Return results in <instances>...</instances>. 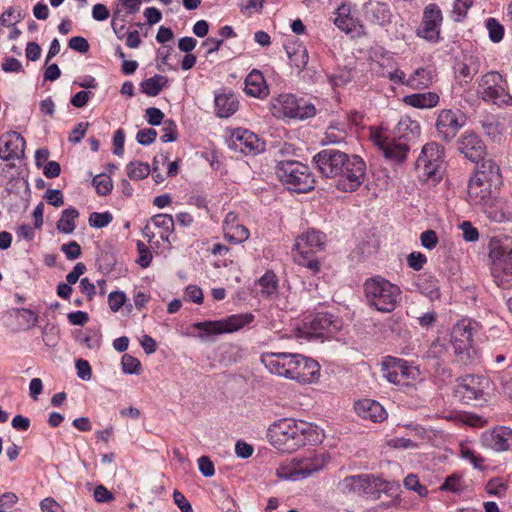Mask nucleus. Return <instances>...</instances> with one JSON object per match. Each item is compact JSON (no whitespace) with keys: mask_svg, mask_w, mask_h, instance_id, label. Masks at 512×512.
Wrapping results in <instances>:
<instances>
[{"mask_svg":"<svg viewBox=\"0 0 512 512\" xmlns=\"http://www.w3.org/2000/svg\"><path fill=\"white\" fill-rule=\"evenodd\" d=\"M126 302V295L122 291L111 292L108 296V304L113 312H117Z\"/></svg>","mask_w":512,"mask_h":512,"instance_id":"nucleus-59","label":"nucleus"},{"mask_svg":"<svg viewBox=\"0 0 512 512\" xmlns=\"http://www.w3.org/2000/svg\"><path fill=\"white\" fill-rule=\"evenodd\" d=\"M298 353L265 352L260 361L272 374L293 380L295 361Z\"/></svg>","mask_w":512,"mask_h":512,"instance_id":"nucleus-14","label":"nucleus"},{"mask_svg":"<svg viewBox=\"0 0 512 512\" xmlns=\"http://www.w3.org/2000/svg\"><path fill=\"white\" fill-rule=\"evenodd\" d=\"M254 320L252 313H242L228 316L217 321L196 322L193 327L199 330V337L236 332L249 325Z\"/></svg>","mask_w":512,"mask_h":512,"instance_id":"nucleus-13","label":"nucleus"},{"mask_svg":"<svg viewBox=\"0 0 512 512\" xmlns=\"http://www.w3.org/2000/svg\"><path fill=\"white\" fill-rule=\"evenodd\" d=\"M472 0H451L452 5V17L455 21H462L466 15L469 8L472 6Z\"/></svg>","mask_w":512,"mask_h":512,"instance_id":"nucleus-50","label":"nucleus"},{"mask_svg":"<svg viewBox=\"0 0 512 512\" xmlns=\"http://www.w3.org/2000/svg\"><path fill=\"white\" fill-rule=\"evenodd\" d=\"M61 251L66 255L68 260H75L81 255V247L76 241L63 244Z\"/></svg>","mask_w":512,"mask_h":512,"instance_id":"nucleus-64","label":"nucleus"},{"mask_svg":"<svg viewBox=\"0 0 512 512\" xmlns=\"http://www.w3.org/2000/svg\"><path fill=\"white\" fill-rule=\"evenodd\" d=\"M286 50L291 65L297 69H303L307 65L308 53L304 46L298 45L293 51L287 47Z\"/></svg>","mask_w":512,"mask_h":512,"instance_id":"nucleus-46","label":"nucleus"},{"mask_svg":"<svg viewBox=\"0 0 512 512\" xmlns=\"http://www.w3.org/2000/svg\"><path fill=\"white\" fill-rule=\"evenodd\" d=\"M228 144L231 149L250 155H256L265 150V143L255 133L245 129H236Z\"/></svg>","mask_w":512,"mask_h":512,"instance_id":"nucleus-18","label":"nucleus"},{"mask_svg":"<svg viewBox=\"0 0 512 512\" xmlns=\"http://www.w3.org/2000/svg\"><path fill=\"white\" fill-rule=\"evenodd\" d=\"M471 178L485 184H490L494 186V189H497L502 184L500 167L492 159H483Z\"/></svg>","mask_w":512,"mask_h":512,"instance_id":"nucleus-25","label":"nucleus"},{"mask_svg":"<svg viewBox=\"0 0 512 512\" xmlns=\"http://www.w3.org/2000/svg\"><path fill=\"white\" fill-rule=\"evenodd\" d=\"M420 241L424 248L432 250L438 244V236L434 230H426L421 233Z\"/></svg>","mask_w":512,"mask_h":512,"instance_id":"nucleus-61","label":"nucleus"},{"mask_svg":"<svg viewBox=\"0 0 512 512\" xmlns=\"http://www.w3.org/2000/svg\"><path fill=\"white\" fill-rule=\"evenodd\" d=\"M489 258L491 274L498 287L503 289L512 286V247L500 240L490 243Z\"/></svg>","mask_w":512,"mask_h":512,"instance_id":"nucleus-7","label":"nucleus"},{"mask_svg":"<svg viewBox=\"0 0 512 512\" xmlns=\"http://www.w3.org/2000/svg\"><path fill=\"white\" fill-rule=\"evenodd\" d=\"M355 411L363 419H369L373 422H381L387 417L383 406L371 399H363L356 402Z\"/></svg>","mask_w":512,"mask_h":512,"instance_id":"nucleus-28","label":"nucleus"},{"mask_svg":"<svg viewBox=\"0 0 512 512\" xmlns=\"http://www.w3.org/2000/svg\"><path fill=\"white\" fill-rule=\"evenodd\" d=\"M480 324L472 319L463 318L452 328L450 342L453 347L455 361L461 365H474L480 359L475 346L474 336L480 330Z\"/></svg>","mask_w":512,"mask_h":512,"instance_id":"nucleus-2","label":"nucleus"},{"mask_svg":"<svg viewBox=\"0 0 512 512\" xmlns=\"http://www.w3.org/2000/svg\"><path fill=\"white\" fill-rule=\"evenodd\" d=\"M465 117L459 110L443 109L439 111L435 127L438 136L444 141L452 140L463 127Z\"/></svg>","mask_w":512,"mask_h":512,"instance_id":"nucleus-15","label":"nucleus"},{"mask_svg":"<svg viewBox=\"0 0 512 512\" xmlns=\"http://www.w3.org/2000/svg\"><path fill=\"white\" fill-rule=\"evenodd\" d=\"M489 380L480 375H465L457 380L455 396L464 404L477 405L487 401Z\"/></svg>","mask_w":512,"mask_h":512,"instance_id":"nucleus-11","label":"nucleus"},{"mask_svg":"<svg viewBox=\"0 0 512 512\" xmlns=\"http://www.w3.org/2000/svg\"><path fill=\"white\" fill-rule=\"evenodd\" d=\"M480 69V59L478 56L472 54H464L461 59H459L455 66V78L459 80V82H464L468 84L471 82L473 77L479 72Z\"/></svg>","mask_w":512,"mask_h":512,"instance_id":"nucleus-26","label":"nucleus"},{"mask_svg":"<svg viewBox=\"0 0 512 512\" xmlns=\"http://www.w3.org/2000/svg\"><path fill=\"white\" fill-rule=\"evenodd\" d=\"M345 153L335 149H324L313 157V161L324 177L335 178L343 166Z\"/></svg>","mask_w":512,"mask_h":512,"instance_id":"nucleus-20","label":"nucleus"},{"mask_svg":"<svg viewBox=\"0 0 512 512\" xmlns=\"http://www.w3.org/2000/svg\"><path fill=\"white\" fill-rule=\"evenodd\" d=\"M26 141L15 131L4 133L0 137V159L3 161L19 160L24 157Z\"/></svg>","mask_w":512,"mask_h":512,"instance_id":"nucleus-19","label":"nucleus"},{"mask_svg":"<svg viewBox=\"0 0 512 512\" xmlns=\"http://www.w3.org/2000/svg\"><path fill=\"white\" fill-rule=\"evenodd\" d=\"M168 78L166 76L155 74L154 76L145 79L141 83L143 93L148 96H157L161 90L167 86Z\"/></svg>","mask_w":512,"mask_h":512,"instance_id":"nucleus-40","label":"nucleus"},{"mask_svg":"<svg viewBox=\"0 0 512 512\" xmlns=\"http://www.w3.org/2000/svg\"><path fill=\"white\" fill-rule=\"evenodd\" d=\"M223 233L225 239L234 244H239L246 241L250 235L249 230L240 223L233 226H228V228H226Z\"/></svg>","mask_w":512,"mask_h":512,"instance_id":"nucleus-44","label":"nucleus"},{"mask_svg":"<svg viewBox=\"0 0 512 512\" xmlns=\"http://www.w3.org/2000/svg\"><path fill=\"white\" fill-rule=\"evenodd\" d=\"M238 109V100L234 94H219L215 96V111L220 118H228Z\"/></svg>","mask_w":512,"mask_h":512,"instance_id":"nucleus-35","label":"nucleus"},{"mask_svg":"<svg viewBox=\"0 0 512 512\" xmlns=\"http://www.w3.org/2000/svg\"><path fill=\"white\" fill-rule=\"evenodd\" d=\"M320 376V366L312 358L298 354L295 361L293 380L309 384L315 382Z\"/></svg>","mask_w":512,"mask_h":512,"instance_id":"nucleus-21","label":"nucleus"},{"mask_svg":"<svg viewBox=\"0 0 512 512\" xmlns=\"http://www.w3.org/2000/svg\"><path fill=\"white\" fill-rule=\"evenodd\" d=\"M276 475L284 480L298 481L302 480L300 477L299 465L297 458L285 461L279 465L276 470Z\"/></svg>","mask_w":512,"mask_h":512,"instance_id":"nucleus-42","label":"nucleus"},{"mask_svg":"<svg viewBox=\"0 0 512 512\" xmlns=\"http://www.w3.org/2000/svg\"><path fill=\"white\" fill-rule=\"evenodd\" d=\"M93 185L99 195L106 196L113 188L112 180L105 174L97 175L93 178Z\"/></svg>","mask_w":512,"mask_h":512,"instance_id":"nucleus-51","label":"nucleus"},{"mask_svg":"<svg viewBox=\"0 0 512 512\" xmlns=\"http://www.w3.org/2000/svg\"><path fill=\"white\" fill-rule=\"evenodd\" d=\"M447 353V347L444 343H442L440 340L433 341L430 346L428 347L427 351L424 354V357L427 360L436 361L435 366L439 365V360Z\"/></svg>","mask_w":512,"mask_h":512,"instance_id":"nucleus-49","label":"nucleus"},{"mask_svg":"<svg viewBox=\"0 0 512 512\" xmlns=\"http://www.w3.org/2000/svg\"><path fill=\"white\" fill-rule=\"evenodd\" d=\"M365 15L372 23L381 26L389 24L392 19L389 6L381 2H368L365 5Z\"/></svg>","mask_w":512,"mask_h":512,"instance_id":"nucleus-32","label":"nucleus"},{"mask_svg":"<svg viewBox=\"0 0 512 512\" xmlns=\"http://www.w3.org/2000/svg\"><path fill=\"white\" fill-rule=\"evenodd\" d=\"M122 370L126 374H139L141 370L140 361L130 354H124L121 360Z\"/></svg>","mask_w":512,"mask_h":512,"instance_id":"nucleus-52","label":"nucleus"},{"mask_svg":"<svg viewBox=\"0 0 512 512\" xmlns=\"http://www.w3.org/2000/svg\"><path fill=\"white\" fill-rule=\"evenodd\" d=\"M390 363L399 372V376L404 382L408 383L409 380H415L419 375L418 368L403 359L390 357Z\"/></svg>","mask_w":512,"mask_h":512,"instance_id":"nucleus-41","label":"nucleus"},{"mask_svg":"<svg viewBox=\"0 0 512 512\" xmlns=\"http://www.w3.org/2000/svg\"><path fill=\"white\" fill-rule=\"evenodd\" d=\"M366 175V164L357 155H348L345 153L343 159V166L338 170L336 175V186L339 190L345 192H353L357 190Z\"/></svg>","mask_w":512,"mask_h":512,"instance_id":"nucleus-12","label":"nucleus"},{"mask_svg":"<svg viewBox=\"0 0 512 512\" xmlns=\"http://www.w3.org/2000/svg\"><path fill=\"white\" fill-rule=\"evenodd\" d=\"M442 20L440 8L436 4H429L424 9L422 22L417 32L418 36L428 41H438Z\"/></svg>","mask_w":512,"mask_h":512,"instance_id":"nucleus-17","label":"nucleus"},{"mask_svg":"<svg viewBox=\"0 0 512 512\" xmlns=\"http://www.w3.org/2000/svg\"><path fill=\"white\" fill-rule=\"evenodd\" d=\"M477 95L487 103L499 107L512 106V96L508 91L507 80L498 72L490 71L478 80Z\"/></svg>","mask_w":512,"mask_h":512,"instance_id":"nucleus-9","label":"nucleus"},{"mask_svg":"<svg viewBox=\"0 0 512 512\" xmlns=\"http://www.w3.org/2000/svg\"><path fill=\"white\" fill-rule=\"evenodd\" d=\"M494 190V186L470 178L467 188V199L471 205L481 209L487 202L493 200Z\"/></svg>","mask_w":512,"mask_h":512,"instance_id":"nucleus-24","label":"nucleus"},{"mask_svg":"<svg viewBox=\"0 0 512 512\" xmlns=\"http://www.w3.org/2000/svg\"><path fill=\"white\" fill-rule=\"evenodd\" d=\"M416 170L421 181L432 185L438 183L445 170L443 147L436 142L425 144L416 161Z\"/></svg>","mask_w":512,"mask_h":512,"instance_id":"nucleus-5","label":"nucleus"},{"mask_svg":"<svg viewBox=\"0 0 512 512\" xmlns=\"http://www.w3.org/2000/svg\"><path fill=\"white\" fill-rule=\"evenodd\" d=\"M340 487L343 493L362 496L367 499H379L381 494L397 495L400 486L396 482L385 481L372 474L355 475L345 478Z\"/></svg>","mask_w":512,"mask_h":512,"instance_id":"nucleus-4","label":"nucleus"},{"mask_svg":"<svg viewBox=\"0 0 512 512\" xmlns=\"http://www.w3.org/2000/svg\"><path fill=\"white\" fill-rule=\"evenodd\" d=\"M458 150L464 154L467 159L476 162L483 159L486 147L477 134L474 132H465L458 140Z\"/></svg>","mask_w":512,"mask_h":512,"instance_id":"nucleus-23","label":"nucleus"},{"mask_svg":"<svg viewBox=\"0 0 512 512\" xmlns=\"http://www.w3.org/2000/svg\"><path fill=\"white\" fill-rule=\"evenodd\" d=\"M137 248L140 254L137 263L143 268L148 267L152 260V254L149 248L141 241L137 242Z\"/></svg>","mask_w":512,"mask_h":512,"instance_id":"nucleus-63","label":"nucleus"},{"mask_svg":"<svg viewBox=\"0 0 512 512\" xmlns=\"http://www.w3.org/2000/svg\"><path fill=\"white\" fill-rule=\"evenodd\" d=\"M372 141L377 147H379L387 160L396 163L403 162L410 149L407 142L395 138H389L381 132L373 133Z\"/></svg>","mask_w":512,"mask_h":512,"instance_id":"nucleus-16","label":"nucleus"},{"mask_svg":"<svg viewBox=\"0 0 512 512\" xmlns=\"http://www.w3.org/2000/svg\"><path fill=\"white\" fill-rule=\"evenodd\" d=\"M157 137V132L153 128L139 130L136 136L137 142L141 145L152 144Z\"/></svg>","mask_w":512,"mask_h":512,"instance_id":"nucleus-62","label":"nucleus"},{"mask_svg":"<svg viewBox=\"0 0 512 512\" xmlns=\"http://www.w3.org/2000/svg\"><path fill=\"white\" fill-rule=\"evenodd\" d=\"M276 175L289 190L305 193L313 189L314 178L309 167L299 161L284 160L276 165Z\"/></svg>","mask_w":512,"mask_h":512,"instance_id":"nucleus-6","label":"nucleus"},{"mask_svg":"<svg viewBox=\"0 0 512 512\" xmlns=\"http://www.w3.org/2000/svg\"><path fill=\"white\" fill-rule=\"evenodd\" d=\"M434 72L430 68H418L408 78L406 85L412 89H424L432 84Z\"/></svg>","mask_w":512,"mask_h":512,"instance_id":"nucleus-37","label":"nucleus"},{"mask_svg":"<svg viewBox=\"0 0 512 512\" xmlns=\"http://www.w3.org/2000/svg\"><path fill=\"white\" fill-rule=\"evenodd\" d=\"M482 443L497 452L508 450L512 445V429L506 426H499L493 430L486 431L481 436Z\"/></svg>","mask_w":512,"mask_h":512,"instance_id":"nucleus-22","label":"nucleus"},{"mask_svg":"<svg viewBox=\"0 0 512 512\" xmlns=\"http://www.w3.org/2000/svg\"><path fill=\"white\" fill-rule=\"evenodd\" d=\"M117 20H125L124 15H122V9H120L119 6H116V8L113 11L111 27L117 38L122 40L126 36L127 32L125 31V25H117Z\"/></svg>","mask_w":512,"mask_h":512,"instance_id":"nucleus-56","label":"nucleus"},{"mask_svg":"<svg viewBox=\"0 0 512 512\" xmlns=\"http://www.w3.org/2000/svg\"><path fill=\"white\" fill-rule=\"evenodd\" d=\"M301 479L308 478L322 470L327 464L324 453L311 452L306 456L297 458Z\"/></svg>","mask_w":512,"mask_h":512,"instance_id":"nucleus-27","label":"nucleus"},{"mask_svg":"<svg viewBox=\"0 0 512 512\" xmlns=\"http://www.w3.org/2000/svg\"><path fill=\"white\" fill-rule=\"evenodd\" d=\"M439 95L434 92L415 93L404 97V102L415 108L427 109L437 106Z\"/></svg>","mask_w":512,"mask_h":512,"instance_id":"nucleus-36","label":"nucleus"},{"mask_svg":"<svg viewBox=\"0 0 512 512\" xmlns=\"http://www.w3.org/2000/svg\"><path fill=\"white\" fill-rule=\"evenodd\" d=\"M485 27L492 42L498 43L503 39L505 29L496 18H488L485 22Z\"/></svg>","mask_w":512,"mask_h":512,"instance_id":"nucleus-48","label":"nucleus"},{"mask_svg":"<svg viewBox=\"0 0 512 512\" xmlns=\"http://www.w3.org/2000/svg\"><path fill=\"white\" fill-rule=\"evenodd\" d=\"M403 484L406 489L416 492L420 497H425L428 494L427 488L420 484L419 479L415 474L407 475Z\"/></svg>","mask_w":512,"mask_h":512,"instance_id":"nucleus-54","label":"nucleus"},{"mask_svg":"<svg viewBox=\"0 0 512 512\" xmlns=\"http://www.w3.org/2000/svg\"><path fill=\"white\" fill-rule=\"evenodd\" d=\"M417 286L422 294L431 301L440 298V286L438 280L432 275H423L419 277Z\"/></svg>","mask_w":512,"mask_h":512,"instance_id":"nucleus-38","label":"nucleus"},{"mask_svg":"<svg viewBox=\"0 0 512 512\" xmlns=\"http://www.w3.org/2000/svg\"><path fill=\"white\" fill-rule=\"evenodd\" d=\"M351 5L349 3H342L335 12V18L333 19L334 24L345 33L356 32L358 28H362L359 25L357 18L351 14Z\"/></svg>","mask_w":512,"mask_h":512,"instance_id":"nucleus-29","label":"nucleus"},{"mask_svg":"<svg viewBox=\"0 0 512 512\" xmlns=\"http://www.w3.org/2000/svg\"><path fill=\"white\" fill-rule=\"evenodd\" d=\"M271 112L273 116L281 119L304 120L313 117L316 114V108L305 99L287 93L272 98Z\"/></svg>","mask_w":512,"mask_h":512,"instance_id":"nucleus-10","label":"nucleus"},{"mask_svg":"<svg viewBox=\"0 0 512 512\" xmlns=\"http://www.w3.org/2000/svg\"><path fill=\"white\" fill-rule=\"evenodd\" d=\"M325 240V234L315 229L308 230L302 234L294 244V261L317 272L319 270V262L315 259L314 255L323 250Z\"/></svg>","mask_w":512,"mask_h":512,"instance_id":"nucleus-8","label":"nucleus"},{"mask_svg":"<svg viewBox=\"0 0 512 512\" xmlns=\"http://www.w3.org/2000/svg\"><path fill=\"white\" fill-rule=\"evenodd\" d=\"M113 220V216L110 212H93L90 214L88 222L91 227L103 228L109 225Z\"/></svg>","mask_w":512,"mask_h":512,"instance_id":"nucleus-53","label":"nucleus"},{"mask_svg":"<svg viewBox=\"0 0 512 512\" xmlns=\"http://www.w3.org/2000/svg\"><path fill=\"white\" fill-rule=\"evenodd\" d=\"M481 210L494 222L512 221V211L505 202L497 199L495 195L493 200L487 202Z\"/></svg>","mask_w":512,"mask_h":512,"instance_id":"nucleus-30","label":"nucleus"},{"mask_svg":"<svg viewBox=\"0 0 512 512\" xmlns=\"http://www.w3.org/2000/svg\"><path fill=\"white\" fill-rule=\"evenodd\" d=\"M151 172V168L148 163L145 162H130L127 165V174L130 179L141 180L146 178Z\"/></svg>","mask_w":512,"mask_h":512,"instance_id":"nucleus-47","label":"nucleus"},{"mask_svg":"<svg viewBox=\"0 0 512 512\" xmlns=\"http://www.w3.org/2000/svg\"><path fill=\"white\" fill-rule=\"evenodd\" d=\"M395 131L398 140H403L409 144L410 141L415 140L419 136L420 125L409 116H403L400 118Z\"/></svg>","mask_w":512,"mask_h":512,"instance_id":"nucleus-34","label":"nucleus"},{"mask_svg":"<svg viewBox=\"0 0 512 512\" xmlns=\"http://www.w3.org/2000/svg\"><path fill=\"white\" fill-rule=\"evenodd\" d=\"M184 299L196 304H201L203 302L202 289L196 285L187 286L184 292Z\"/></svg>","mask_w":512,"mask_h":512,"instance_id":"nucleus-60","label":"nucleus"},{"mask_svg":"<svg viewBox=\"0 0 512 512\" xmlns=\"http://www.w3.org/2000/svg\"><path fill=\"white\" fill-rule=\"evenodd\" d=\"M346 133L343 129L329 126L325 132L324 141L328 144H339L345 140Z\"/></svg>","mask_w":512,"mask_h":512,"instance_id":"nucleus-55","label":"nucleus"},{"mask_svg":"<svg viewBox=\"0 0 512 512\" xmlns=\"http://www.w3.org/2000/svg\"><path fill=\"white\" fill-rule=\"evenodd\" d=\"M338 329L337 322L331 314L317 313L309 323V333L313 336L320 337L325 333H332Z\"/></svg>","mask_w":512,"mask_h":512,"instance_id":"nucleus-31","label":"nucleus"},{"mask_svg":"<svg viewBox=\"0 0 512 512\" xmlns=\"http://www.w3.org/2000/svg\"><path fill=\"white\" fill-rule=\"evenodd\" d=\"M78 217L79 212L75 208L70 207L63 210L57 222V229L64 234H71L75 230V219Z\"/></svg>","mask_w":512,"mask_h":512,"instance_id":"nucleus-43","label":"nucleus"},{"mask_svg":"<svg viewBox=\"0 0 512 512\" xmlns=\"http://www.w3.org/2000/svg\"><path fill=\"white\" fill-rule=\"evenodd\" d=\"M266 437L277 450L292 453L306 445L320 444L324 434L309 422L283 418L268 427Z\"/></svg>","mask_w":512,"mask_h":512,"instance_id":"nucleus-1","label":"nucleus"},{"mask_svg":"<svg viewBox=\"0 0 512 512\" xmlns=\"http://www.w3.org/2000/svg\"><path fill=\"white\" fill-rule=\"evenodd\" d=\"M244 91L247 95L258 98L265 97L268 94V87L259 70H253L247 75Z\"/></svg>","mask_w":512,"mask_h":512,"instance_id":"nucleus-33","label":"nucleus"},{"mask_svg":"<svg viewBox=\"0 0 512 512\" xmlns=\"http://www.w3.org/2000/svg\"><path fill=\"white\" fill-rule=\"evenodd\" d=\"M163 143L174 142L177 140L176 124L172 120L164 121L163 134L160 137Z\"/></svg>","mask_w":512,"mask_h":512,"instance_id":"nucleus-58","label":"nucleus"},{"mask_svg":"<svg viewBox=\"0 0 512 512\" xmlns=\"http://www.w3.org/2000/svg\"><path fill=\"white\" fill-rule=\"evenodd\" d=\"M384 369V377L390 382L398 386H405L407 382H404L402 378L399 376V372L396 371V368L392 367V363H390V358H388L385 362Z\"/></svg>","mask_w":512,"mask_h":512,"instance_id":"nucleus-57","label":"nucleus"},{"mask_svg":"<svg viewBox=\"0 0 512 512\" xmlns=\"http://www.w3.org/2000/svg\"><path fill=\"white\" fill-rule=\"evenodd\" d=\"M363 290L367 305L378 312L390 313L401 301L400 288L382 276L367 279Z\"/></svg>","mask_w":512,"mask_h":512,"instance_id":"nucleus-3","label":"nucleus"},{"mask_svg":"<svg viewBox=\"0 0 512 512\" xmlns=\"http://www.w3.org/2000/svg\"><path fill=\"white\" fill-rule=\"evenodd\" d=\"M260 293L264 297H269L276 293L278 285L277 278L273 272H266L258 281Z\"/></svg>","mask_w":512,"mask_h":512,"instance_id":"nucleus-45","label":"nucleus"},{"mask_svg":"<svg viewBox=\"0 0 512 512\" xmlns=\"http://www.w3.org/2000/svg\"><path fill=\"white\" fill-rule=\"evenodd\" d=\"M153 225L158 228L159 237L168 243H170V236L174 231V219L169 214H157L152 217Z\"/></svg>","mask_w":512,"mask_h":512,"instance_id":"nucleus-39","label":"nucleus"}]
</instances>
